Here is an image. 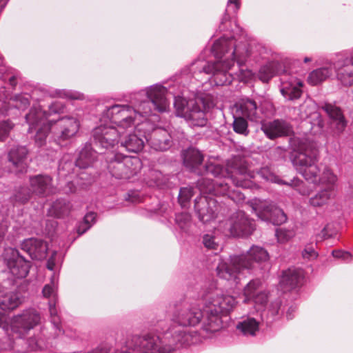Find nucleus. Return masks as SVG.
Wrapping results in <instances>:
<instances>
[{
	"label": "nucleus",
	"instance_id": "49530a36",
	"mask_svg": "<svg viewBox=\"0 0 353 353\" xmlns=\"http://www.w3.org/2000/svg\"><path fill=\"white\" fill-rule=\"evenodd\" d=\"M233 123L232 128L233 130L239 134L248 136L250 133L248 129V123L245 117L240 116L236 113H233Z\"/></svg>",
	"mask_w": 353,
	"mask_h": 353
},
{
	"label": "nucleus",
	"instance_id": "69168bd1",
	"mask_svg": "<svg viewBox=\"0 0 353 353\" xmlns=\"http://www.w3.org/2000/svg\"><path fill=\"white\" fill-rule=\"evenodd\" d=\"M8 225L6 221H1L0 223V244L4 240L5 235L8 232Z\"/></svg>",
	"mask_w": 353,
	"mask_h": 353
},
{
	"label": "nucleus",
	"instance_id": "09e8293b",
	"mask_svg": "<svg viewBox=\"0 0 353 353\" xmlns=\"http://www.w3.org/2000/svg\"><path fill=\"white\" fill-rule=\"evenodd\" d=\"M31 193V190L28 188L20 187L16 193L11 197L12 201L24 204L30 200Z\"/></svg>",
	"mask_w": 353,
	"mask_h": 353
},
{
	"label": "nucleus",
	"instance_id": "5701e85b",
	"mask_svg": "<svg viewBox=\"0 0 353 353\" xmlns=\"http://www.w3.org/2000/svg\"><path fill=\"white\" fill-rule=\"evenodd\" d=\"M57 283L55 277L51 278L50 283L46 284L42 290L43 297L48 299V307L50 315V322L54 330V337H59L64 334V331L61 327L60 317L58 315V310L56 307L57 301Z\"/></svg>",
	"mask_w": 353,
	"mask_h": 353
},
{
	"label": "nucleus",
	"instance_id": "1a4fd4ad",
	"mask_svg": "<svg viewBox=\"0 0 353 353\" xmlns=\"http://www.w3.org/2000/svg\"><path fill=\"white\" fill-rule=\"evenodd\" d=\"M281 301L276 299L272 301L268 308L264 310L259 318L252 316L243 318L236 323V329L239 334L244 336H254L259 330L260 325L265 323L270 327L272 323L280 319Z\"/></svg>",
	"mask_w": 353,
	"mask_h": 353
},
{
	"label": "nucleus",
	"instance_id": "72a5a7b5",
	"mask_svg": "<svg viewBox=\"0 0 353 353\" xmlns=\"http://www.w3.org/2000/svg\"><path fill=\"white\" fill-rule=\"evenodd\" d=\"M21 248L35 260H42L46 257L48 245L46 241L37 238L24 239L21 243Z\"/></svg>",
	"mask_w": 353,
	"mask_h": 353
},
{
	"label": "nucleus",
	"instance_id": "052dcab7",
	"mask_svg": "<svg viewBox=\"0 0 353 353\" xmlns=\"http://www.w3.org/2000/svg\"><path fill=\"white\" fill-rule=\"evenodd\" d=\"M275 235L279 243H284L292 237L293 233L290 230L279 228L276 230Z\"/></svg>",
	"mask_w": 353,
	"mask_h": 353
},
{
	"label": "nucleus",
	"instance_id": "13d9d810",
	"mask_svg": "<svg viewBox=\"0 0 353 353\" xmlns=\"http://www.w3.org/2000/svg\"><path fill=\"white\" fill-rule=\"evenodd\" d=\"M6 76L0 77V111L3 109V103L10 99V92L6 86Z\"/></svg>",
	"mask_w": 353,
	"mask_h": 353
},
{
	"label": "nucleus",
	"instance_id": "ddd939ff",
	"mask_svg": "<svg viewBox=\"0 0 353 353\" xmlns=\"http://www.w3.org/2000/svg\"><path fill=\"white\" fill-rule=\"evenodd\" d=\"M259 177L265 181L277 183L279 177L274 174L269 168L264 167L259 170L256 173L251 172L245 166L236 168L234 173L230 176V180L236 185L242 188H252L255 185L253 179Z\"/></svg>",
	"mask_w": 353,
	"mask_h": 353
},
{
	"label": "nucleus",
	"instance_id": "774afa93",
	"mask_svg": "<svg viewBox=\"0 0 353 353\" xmlns=\"http://www.w3.org/2000/svg\"><path fill=\"white\" fill-rule=\"evenodd\" d=\"M296 311V307L291 305L288 307L286 312V317L288 319H292L294 317V313Z\"/></svg>",
	"mask_w": 353,
	"mask_h": 353
},
{
	"label": "nucleus",
	"instance_id": "f8f14e48",
	"mask_svg": "<svg viewBox=\"0 0 353 353\" xmlns=\"http://www.w3.org/2000/svg\"><path fill=\"white\" fill-rule=\"evenodd\" d=\"M47 117V114L41 110L40 105H34L25 116L26 122L29 126L28 132H36L34 141L39 147L46 143L48 134H51L50 123L46 121Z\"/></svg>",
	"mask_w": 353,
	"mask_h": 353
},
{
	"label": "nucleus",
	"instance_id": "4468645a",
	"mask_svg": "<svg viewBox=\"0 0 353 353\" xmlns=\"http://www.w3.org/2000/svg\"><path fill=\"white\" fill-rule=\"evenodd\" d=\"M159 339L154 336V333L134 335L121 349L113 353H164L159 345Z\"/></svg>",
	"mask_w": 353,
	"mask_h": 353
},
{
	"label": "nucleus",
	"instance_id": "412c9836",
	"mask_svg": "<svg viewBox=\"0 0 353 353\" xmlns=\"http://www.w3.org/2000/svg\"><path fill=\"white\" fill-rule=\"evenodd\" d=\"M252 210L263 221L280 224L285 222L287 217L284 212L277 209L270 201L254 198L250 201Z\"/></svg>",
	"mask_w": 353,
	"mask_h": 353
},
{
	"label": "nucleus",
	"instance_id": "37998d69",
	"mask_svg": "<svg viewBox=\"0 0 353 353\" xmlns=\"http://www.w3.org/2000/svg\"><path fill=\"white\" fill-rule=\"evenodd\" d=\"M334 196V189L328 188L317 192L309 200V203L313 207H320L325 205Z\"/></svg>",
	"mask_w": 353,
	"mask_h": 353
},
{
	"label": "nucleus",
	"instance_id": "473e14b6",
	"mask_svg": "<svg viewBox=\"0 0 353 353\" xmlns=\"http://www.w3.org/2000/svg\"><path fill=\"white\" fill-rule=\"evenodd\" d=\"M32 194L45 197L53 192L52 178L48 174H37L29 177Z\"/></svg>",
	"mask_w": 353,
	"mask_h": 353
},
{
	"label": "nucleus",
	"instance_id": "a211bd4d",
	"mask_svg": "<svg viewBox=\"0 0 353 353\" xmlns=\"http://www.w3.org/2000/svg\"><path fill=\"white\" fill-rule=\"evenodd\" d=\"M152 130V123L145 120L138 123L132 133L120 137L121 147L130 152L137 153L141 151L147 142V136Z\"/></svg>",
	"mask_w": 353,
	"mask_h": 353
},
{
	"label": "nucleus",
	"instance_id": "7ed1b4c3",
	"mask_svg": "<svg viewBox=\"0 0 353 353\" xmlns=\"http://www.w3.org/2000/svg\"><path fill=\"white\" fill-rule=\"evenodd\" d=\"M167 88L156 83L134 93L130 104H114L106 107L103 117L109 120L119 129L132 128L138 116L147 117L157 112H166L169 103L165 97Z\"/></svg>",
	"mask_w": 353,
	"mask_h": 353
},
{
	"label": "nucleus",
	"instance_id": "6e6552de",
	"mask_svg": "<svg viewBox=\"0 0 353 353\" xmlns=\"http://www.w3.org/2000/svg\"><path fill=\"white\" fill-rule=\"evenodd\" d=\"M203 90H198L194 99L190 100L189 108L182 117L190 126L206 125L208 120L205 112L216 105L217 94L215 91L210 90L203 92Z\"/></svg>",
	"mask_w": 353,
	"mask_h": 353
},
{
	"label": "nucleus",
	"instance_id": "0eeeda50",
	"mask_svg": "<svg viewBox=\"0 0 353 353\" xmlns=\"http://www.w3.org/2000/svg\"><path fill=\"white\" fill-rule=\"evenodd\" d=\"M240 8V0H228L225 13L221 20L219 30L220 32H225L223 36L219 39L224 38L227 42L232 41V43L236 46H246L248 51L250 54L249 61H254L255 62L259 61L260 59H266L268 58L269 51L263 46L261 44H250L246 41H239L241 38H236L237 33H234L232 29V23L230 20L232 17H234L239 9Z\"/></svg>",
	"mask_w": 353,
	"mask_h": 353
},
{
	"label": "nucleus",
	"instance_id": "79ce46f5",
	"mask_svg": "<svg viewBox=\"0 0 353 353\" xmlns=\"http://www.w3.org/2000/svg\"><path fill=\"white\" fill-rule=\"evenodd\" d=\"M71 208L72 204L69 201L60 198L52 203L50 213L57 218H62L69 214Z\"/></svg>",
	"mask_w": 353,
	"mask_h": 353
},
{
	"label": "nucleus",
	"instance_id": "4c0bfd02",
	"mask_svg": "<svg viewBox=\"0 0 353 353\" xmlns=\"http://www.w3.org/2000/svg\"><path fill=\"white\" fill-rule=\"evenodd\" d=\"M176 230L181 238H185L193 235L195 225L192 222V216L189 213L181 212L175 214L174 219ZM178 237V234H176Z\"/></svg>",
	"mask_w": 353,
	"mask_h": 353
},
{
	"label": "nucleus",
	"instance_id": "ea45409f",
	"mask_svg": "<svg viewBox=\"0 0 353 353\" xmlns=\"http://www.w3.org/2000/svg\"><path fill=\"white\" fill-rule=\"evenodd\" d=\"M170 179L169 174H164L157 170H150L146 183L150 187L164 189L170 187Z\"/></svg>",
	"mask_w": 353,
	"mask_h": 353
},
{
	"label": "nucleus",
	"instance_id": "c85d7f7f",
	"mask_svg": "<svg viewBox=\"0 0 353 353\" xmlns=\"http://www.w3.org/2000/svg\"><path fill=\"white\" fill-rule=\"evenodd\" d=\"M261 111L258 103L248 97L240 99L234 105V113L255 122L260 121Z\"/></svg>",
	"mask_w": 353,
	"mask_h": 353
},
{
	"label": "nucleus",
	"instance_id": "a18cd8bd",
	"mask_svg": "<svg viewBox=\"0 0 353 353\" xmlns=\"http://www.w3.org/2000/svg\"><path fill=\"white\" fill-rule=\"evenodd\" d=\"M78 166H76V161L74 162L69 159L68 157H64L60 160L58 167L59 175L61 176H67L72 174H77Z\"/></svg>",
	"mask_w": 353,
	"mask_h": 353
},
{
	"label": "nucleus",
	"instance_id": "a19ab883",
	"mask_svg": "<svg viewBox=\"0 0 353 353\" xmlns=\"http://www.w3.org/2000/svg\"><path fill=\"white\" fill-rule=\"evenodd\" d=\"M123 159L126 178L127 180H129L140 172L142 168V162L137 156L123 155Z\"/></svg>",
	"mask_w": 353,
	"mask_h": 353
},
{
	"label": "nucleus",
	"instance_id": "dca6fc26",
	"mask_svg": "<svg viewBox=\"0 0 353 353\" xmlns=\"http://www.w3.org/2000/svg\"><path fill=\"white\" fill-rule=\"evenodd\" d=\"M119 130L110 123L101 124L92 130V143L96 148L105 149L107 152L116 151L114 148L119 141Z\"/></svg>",
	"mask_w": 353,
	"mask_h": 353
},
{
	"label": "nucleus",
	"instance_id": "20e7f679",
	"mask_svg": "<svg viewBox=\"0 0 353 353\" xmlns=\"http://www.w3.org/2000/svg\"><path fill=\"white\" fill-rule=\"evenodd\" d=\"M269 254L263 248L252 245L246 254L230 256V263L221 261L216 271L217 276L232 284H238L241 271L252 272L259 266L261 262L268 261Z\"/></svg>",
	"mask_w": 353,
	"mask_h": 353
},
{
	"label": "nucleus",
	"instance_id": "603ef678",
	"mask_svg": "<svg viewBox=\"0 0 353 353\" xmlns=\"http://www.w3.org/2000/svg\"><path fill=\"white\" fill-rule=\"evenodd\" d=\"M193 196V189L191 187H183L180 188L178 195V201L182 208H186Z\"/></svg>",
	"mask_w": 353,
	"mask_h": 353
},
{
	"label": "nucleus",
	"instance_id": "2f4dec72",
	"mask_svg": "<svg viewBox=\"0 0 353 353\" xmlns=\"http://www.w3.org/2000/svg\"><path fill=\"white\" fill-rule=\"evenodd\" d=\"M103 157L105 167L113 177L127 180L123 159V154L116 151H111L105 153Z\"/></svg>",
	"mask_w": 353,
	"mask_h": 353
},
{
	"label": "nucleus",
	"instance_id": "e2e57ef3",
	"mask_svg": "<svg viewBox=\"0 0 353 353\" xmlns=\"http://www.w3.org/2000/svg\"><path fill=\"white\" fill-rule=\"evenodd\" d=\"M332 254L334 258L341 259L345 262H349L352 259V255L348 252L336 250H332Z\"/></svg>",
	"mask_w": 353,
	"mask_h": 353
},
{
	"label": "nucleus",
	"instance_id": "423d86ee",
	"mask_svg": "<svg viewBox=\"0 0 353 353\" xmlns=\"http://www.w3.org/2000/svg\"><path fill=\"white\" fill-rule=\"evenodd\" d=\"M319 160V151L313 146L295 152L291 155L294 168L306 181L314 184L328 183L333 189L336 177L328 168H325L322 174H320V169L317 165Z\"/></svg>",
	"mask_w": 353,
	"mask_h": 353
},
{
	"label": "nucleus",
	"instance_id": "6e6d98bb",
	"mask_svg": "<svg viewBox=\"0 0 353 353\" xmlns=\"http://www.w3.org/2000/svg\"><path fill=\"white\" fill-rule=\"evenodd\" d=\"M275 70L271 64L262 65L259 71V78L263 82H268L274 75Z\"/></svg>",
	"mask_w": 353,
	"mask_h": 353
},
{
	"label": "nucleus",
	"instance_id": "c9c22d12",
	"mask_svg": "<svg viewBox=\"0 0 353 353\" xmlns=\"http://www.w3.org/2000/svg\"><path fill=\"white\" fill-rule=\"evenodd\" d=\"M322 109L327 114L331 120V127L334 133L340 134L345 130L347 121L345 119L342 110L331 103H325Z\"/></svg>",
	"mask_w": 353,
	"mask_h": 353
},
{
	"label": "nucleus",
	"instance_id": "680f3d73",
	"mask_svg": "<svg viewBox=\"0 0 353 353\" xmlns=\"http://www.w3.org/2000/svg\"><path fill=\"white\" fill-rule=\"evenodd\" d=\"M302 256L304 259H314L318 256V253L315 251L312 244L307 245L302 252Z\"/></svg>",
	"mask_w": 353,
	"mask_h": 353
},
{
	"label": "nucleus",
	"instance_id": "864d4df0",
	"mask_svg": "<svg viewBox=\"0 0 353 353\" xmlns=\"http://www.w3.org/2000/svg\"><path fill=\"white\" fill-rule=\"evenodd\" d=\"M310 131L313 134H320L322 132L325 122L319 113L315 112L312 115V121H310Z\"/></svg>",
	"mask_w": 353,
	"mask_h": 353
},
{
	"label": "nucleus",
	"instance_id": "aec40b11",
	"mask_svg": "<svg viewBox=\"0 0 353 353\" xmlns=\"http://www.w3.org/2000/svg\"><path fill=\"white\" fill-rule=\"evenodd\" d=\"M225 226L230 234L235 237L248 236L255 229L254 220L242 210L233 212L226 221Z\"/></svg>",
	"mask_w": 353,
	"mask_h": 353
},
{
	"label": "nucleus",
	"instance_id": "7c9ffc66",
	"mask_svg": "<svg viewBox=\"0 0 353 353\" xmlns=\"http://www.w3.org/2000/svg\"><path fill=\"white\" fill-rule=\"evenodd\" d=\"M13 285L14 279L12 278H8L3 286L0 285V309L6 312L16 309L22 303L21 296L19 292H4V288Z\"/></svg>",
	"mask_w": 353,
	"mask_h": 353
},
{
	"label": "nucleus",
	"instance_id": "c756f323",
	"mask_svg": "<svg viewBox=\"0 0 353 353\" xmlns=\"http://www.w3.org/2000/svg\"><path fill=\"white\" fill-rule=\"evenodd\" d=\"M261 130L266 137L271 140L289 136L292 132L290 125L285 121L281 119L261 123Z\"/></svg>",
	"mask_w": 353,
	"mask_h": 353
},
{
	"label": "nucleus",
	"instance_id": "f03ea898",
	"mask_svg": "<svg viewBox=\"0 0 353 353\" xmlns=\"http://www.w3.org/2000/svg\"><path fill=\"white\" fill-rule=\"evenodd\" d=\"M210 51L216 60H205L201 54L189 67L183 69L176 79V83L179 84V90L178 92H175L171 90L175 85L172 86L162 85L167 88L165 97H167L168 92L174 96V107L176 117L182 118L185 112L188 111L190 100H186V97H188L186 92L190 90V88L191 89L194 88L192 85L195 81H199L202 74L211 75L208 78L210 84L216 86L228 85L236 77L240 78L239 74H233L230 72L235 62H236L239 70L242 71L241 67L249 61L250 56L246 46H236L232 43V41L228 43L224 38L216 40ZM168 103H170V102ZM169 109L170 107L166 112Z\"/></svg>",
	"mask_w": 353,
	"mask_h": 353
},
{
	"label": "nucleus",
	"instance_id": "c03bdc74",
	"mask_svg": "<svg viewBox=\"0 0 353 353\" xmlns=\"http://www.w3.org/2000/svg\"><path fill=\"white\" fill-rule=\"evenodd\" d=\"M97 213L93 212H88L84 216L83 220L80 221L76 227L77 232L78 233L79 236L85 234L92 228V226L97 221Z\"/></svg>",
	"mask_w": 353,
	"mask_h": 353
},
{
	"label": "nucleus",
	"instance_id": "2eb2a0df",
	"mask_svg": "<svg viewBox=\"0 0 353 353\" xmlns=\"http://www.w3.org/2000/svg\"><path fill=\"white\" fill-rule=\"evenodd\" d=\"M41 314L35 308L29 307L14 315L12 319V331L19 338L25 337L29 332L41 323Z\"/></svg>",
	"mask_w": 353,
	"mask_h": 353
},
{
	"label": "nucleus",
	"instance_id": "e433bc0d",
	"mask_svg": "<svg viewBox=\"0 0 353 353\" xmlns=\"http://www.w3.org/2000/svg\"><path fill=\"white\" fill-rule=\"evenodd\" d=\"M98 154L97 152L94 150L90 143H86L79 153L78 158L76 159V166L79 169H86L94 166L97 161L100 158L101 160L104 159V154Z\"/></svg>",
	"mask_w": 353,
	"mask_h": 353
},
{
	"label": "nucleus",
	"instance_id": "f704fd0d",
	"mask_svg": "<svg viewBox=\"0 0 353 353\" xmlns=\"http://www.w3.org/2000/svg\"><path fill=\"white\" fill-rule=\"evenodd\" d=\"M245 302L252 301L256 304L263 305L268 301V294L262 289L261 281L256 279L251 280L244 288Z\"/></svg>",
	"mask_w": 353,
	"mask_h": 353
},
{
	"label": "nucleus",
	"instance_id": "cd10ccee",
	"mask_svg": "<svg viewBox=\"0 0 353 353\" xmlns=\"http://www.w3.org/2000/svg\"><path fill=\"white\" fill-rule=\"evenodd\" d=\"M30 104V96L28 92L10 97L8 101L3 103V109L1 110L3 114L12 117H17L21 114V111L27 109Z\"/></svg>",
	"mask_w": 353,
	"mask_h": 353
},
{
	"label": "nucleus",
	"instance_id": "8fccbe9b",
	"mask_svg": "<svg viewBox=\"0 0 353 353\" xmlns=\"http://www.w3.org/2000/svg\"><path fill=\"white\" fill-rule=\"evenodd\" d=\"M202 244L208 250L217 252L221 249L216 237L212 233L205 234L202 236Z\"/></svg>",
	"mask_w": 353,
	"mask_h": 353
},
{
	"label": "nucleus",
	"instance_id": "0e129e2a",
	"mask_svg": "<svg viewBox=\"0 0 353 353\" xmlns=\"http://www.w3.org/2000/svg\"><path fill=\"white\" fill-rule=\"evenodd\" d=\"M62 190L65 194H71L76 192L77 187L73 181H66L65 185L63 187Z\"/></svg>",
	"mask_w": 353,
	"mask_h": 353
},
{
	"label": "nucleus",
	"instance_id": "9b49d317",
	"mask_svg": "<svg viewBox=\"0 0 353 353\" xmlns=\"http://www.w3.org/2000/svg\"><path fill=\"white\" fill-rule=\"evenodd\" d=\"M182 157L183 164L187 169L198 175H205L199 180L229 174L226 168L219 164L209 163L203 166V155L195 148L190 147L184 150Z\"/></svg>",
	"mask_w": 353,
	"mask_h": 353
},
{
	"label": "nucleus",
	"instance_id": "4d7b16f0",
	"mask_svg": "<svg viewBox=\"0 0 353 353\" xmlns=\"http://www.w3.org/2000/svg\"><path fill=\"white\" fill-rule=\"evenodd\" d=\"M14 124L10 120L0 121V141H5L9 137Z\"/></svg>",
	"mask_w": 353,
	"mask_h": 353
},
{
	"label": "nucleus",
	"instance_id": "b1692460",
	"mask_svg": "<svg viewBox=\"0 0 353 353\" xmlns=\"http://www.w3.org/2000/svg\"><path fill=\"white\" fill-rule=\"evenodd\" d=\"M5 259L9 272L14 278L23 279L29 273L30 262L21 256L17 250L12 249L10 256Z\"/></svg>",
	"mask_w": 353,
	"mask_h": 353
},
{
	"label": "nucleus",
	"instance_id": "3c124183",
	"mask_svg": "<svg viewBox=\"0 0 353 353\" xmlns=\"http://www.w3.org/2000/svg\"><path fill=\"white\" fill-rule=\"evenodd\" d=\"M338 230L332 223L327 224L321 232L316 236V241H322L328 239H336Z\"/></svg>",
	"mask_w": 353,
	"mask_h": 353
},
{
	"label": "nucleus",
	"instance_id": "5fc2aeb1",
	"mask_svg": "<svg viewBox=\"0 0 353 353\" xmlns=\"http://www.w3.org/2000/svg\"><path fill=\"white\" fill-rule=\"evenodd\" d=\"M259 110H261L260 114V121H262L263 117H268L272 116L275 112L273 103L267 99H264L260 102L259 105Z\"/></svg>",
	"mask_w": 353,
	"mask_h": 353
},
{
	"label": "nucleus",
	"instance_id": "4be33fe9",
	"mask_svg": "<svg viewBox=\"0 0 353 353\" xmlns=\"http://www.w3.org/2000/svg\"><path fill=\"white\" fill-rule=\"evenodd\" d=\"M201 195L194 199V210L200 221L208 223L218 216L220 205L212 197L214 194L203 193L200 190Z\"/></svg>",
	"mask_w": 353,
	"mask_h": 353
},
{
	"label": "nucleus",
	"instance_id": "a878e982",
	"mask_svg": "<svg viewBox=\"0 0 353 353\" xmlns=\"http://www.w3.org/2000/svg\"><path fill=\"white\" fill-rule=\"evenodd\" d=\"M28 150L26 146L14 145L8 154L10 172L16 174L26 172Z\"/></svg>",
	"mask_w": 353,
	"mask_h": 353
},
{
	"label": "nucleus",
	"instance_id": "bf43d9fd",
	"mask_svg": "<svg viewBox=\"0 0 353 353\" xmlns=\"http://www.w3.org/2000/svg\"><path fill=\"white\" fill-rule=\"evenodd\" d=\"M65 108V106L63 103H61V101H53L50 105H49L48 111L43 110L42 109L41 110L47 114L48 119L50 116L52 114L63 113Z\"/></svg>",
	"mask_w": 353,
	"mask_h": 353
},
{
	"label": "nucleus",
	"instance_id": "de8ad7c7",
	"mask_svg": "<svg viewBox=\"0 0 353 353\" xmlns=\"http://www.w3.org/2000/svg\"><path fill=\"white\" fill-rule=\"evenodd\" d=\"M279 181L277 183L278 184H283L292 187L302 195H305L308 193V190L305 186V183L298 177H294L289 181H283L280 179H279Z\"/></svg>",
	"mask_w": 353,
	"mask_h": 353
},
{
	"label": "nucleus",
	"instance_id": "6ab92c4d",
	"mask_svg": "<svg viewBox=\"0 0 353 353\" xmlns=\"http://www.w3.org/2000/svg\"><path fill=\"white\" fill-rule=\"evenodd\" d=\"M26 92H28L30 99L37 102L43 101L47 97H57L74 100H83L85 99L84 94L78 91L53 89L46 85L39 83L30 85Z\"/></svg>",
	"mask_w": 353,
	"mask_h": 353
},
{
	"label": "nucleus",
	"instance_id": "39448f33",
	"mask_svg": "<svg viewBox=\"0 0 353 353\" xmlns=\"http://www.w3.org/2000/svg\"><path fill=\"white\" fill-rule=\"evenodd\" d=\"M334 72L343 86L353 85V48L335 54L325 65L312 70L308 75L307 82L317 85L332 76Z\"/></svg>",
	"mask_w": 353,
	"mask_h": 353
},
{
	"label": "nucleus",
	"instance_id": "f257e3e1",
	"mask_svg": "<svg viewBox=\"0 0 353 353\" xmlns=\"http://www.w3.org/2000/svg\"><path fill=\"white\" fill-rule=\"evenodd\" d=\"M199 288L201 290L196 299H202V310L186 296L179 298L170 304L169 323L162 319L151 321V332L159 339L158 343L164 353H173L181 347L202 343L208 336L188 330L201 322L203 332L219 331L223 327L222 316L232 310L236 303L232 296L223 294L213 281L205 282L204 287L199 285L194 287L196 290Z\"/></svg>",
	"mask_w": 353,
	"mask_h": 353
},
{
	"label": "nucleus",
	"instance_id": "9d476101",
	"mask_svg": "<svg viewBox=\"0 0 353 353\" xmlns=\"http://www.w3.org/2000/svg\"><path fill=\"white\" fill-rule=\"evenodd\" d=\"M236 168L232 170L226 169L229 172V174L225 176H217L216 180L212 178L202 179L197 181V187L203 193L214 194L215 196H228V199L234 201V203L239 204L245 200L244 194L238 190H231L229 183H233L236 186L231 180L230 176L232 173H234Z\"/></svg>",
	"mask_w": 353,
	"mask_h": 353
},
{
	"label": "nucleus",
	"instance_id": "f3484780",
	"mask_svg": "<svg viewBox=\"0 0 353 353\" xmlns=\"http://www.w3.org/2000/svg\"><path fill=\"white\" fill-rule=\"evenodd\" d=\"M50 123L52 138L59 145L74 137L79 131V121L71 116L61 117L56 121H48Z\"/></svg>",
	"mask_w": 353,
	"mask_h": 353
},
{
	"label": "nucleus",
	"instance_id": "338daca9",
	"mask_svg": "<svg viewBox=\"0 0 353 353\" xmlns=\"http://www.w3.org/2000/svg\"><path fill=\"white\" fill-rule=\"evenodd\" d=\"M6 80L7 79L8 80L9 84L12 87V88H14V87L17 84V75L14 74H12V76H10V77H9L8 78H7L6 77Z\"/></svg>",
	"mask_w": 353,
	"mask_h": 353
},
{
	"label": "nucleus",
	"instance_id": "58836bf2",
	"mask_svg": "<svg viewBox=\"0 0 353 353\" xmlns=\"http://www.w3.org/2000/svg\"><path fill=\"white\" fill-rule=\"evenodd\" d=\"M303 279V271L295 268H290L283 272L280 281L281 285L286 290L296 288Z\"/></svg>",
	"mask_w": 353,
	"mask_h": 353
},
{
	"label": "nucleus",
	"instance_id": "393cba45",
	"mask_svg": "<svg viewBox=\"0 0 353 353\" xmlns=\"http://www.w3.org/2000/svg\"><path fill=\"white\" fill-rule=\"evenodd\" d=\"M147 136V142L157 151H166L173 145L172 132L161 128H154L152 123V130Z\"/></svg>",
	"mask_w": 353,
	"mask_h": 353
},
{
	"label": "nucleus",
	"instance_id": "bb28decb",
	"mask_svg": "<svg viewBox=\"0 0 353 353\" xmlns=\"http://www.w3.org/2000/svg\"><path fill=\"white\" fill-rule=\"evenodd\" d=\"M303 85V81L298 78L283 74L281 77L280 92L287 101H295L301 97Z\"/></svg>",
	"mask_w": 353,
	"mask_h": 353
}]
</instances>
